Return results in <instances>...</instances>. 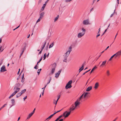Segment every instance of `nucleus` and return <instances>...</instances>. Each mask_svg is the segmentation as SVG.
Returning <instances> with one entry per match:
<instances>
[{"label":"nucleus","instance_id":"nucleus-47","mask_svg":"<svg viewBox=\"0 0 121 121\" xmlns=\"http://www.w3.org/2000/svg\"><path fill=\"white\" fill-rule=\"evenodd\" d=\"M46 86H47V85H46L43 88H42V89H43V91H44V90H45L46 87Z\"/></svg>","mask_w":121,"mask_h":121},{"label":"nucleus","instance_id":"nucleus-49","mask_svg":"<svg viewBox=\"0 0 121 121\" xmlns=\"http://www.w3.org/2000/svg\"><path fill=\"white\" fill-rule=\"evenodd\" d=\"M63 116V114L62 115H60V116H59V117H58L60 119Z\"/></svg>","mask_w":121,"mask_h":121},{"label":"nucleus","instance_id":"nucleus-58","mask_svg":"<svg viewBox=\"0 0 121 121\" xmlns=\"http://www.w3.org/2000/svg\"><path fill=\"white\" fill-rule=\"evenodd\" d=\"M23 53V52H22L21 53L20 55V57L22 55Z\"/></svg>","mask_w":121,"mask_h":121},{"label":"nucleus","instance_id":"nucleus-18","mask_svg":"<svg viewBox=\"0 0 121 121\" xmlns=\"http://www.w3.org/2000/svg\"><path fill=\"white\" fill-rule=\"evenodd\" d=\"M17 93V91H14L9 97V98H10L11 97L13 96Z\"/></svg>","mask_w":121,"mask_h":121},{"label":"nucleus","instance_id":"nucleus-4","mask_svg":"<svg viewBox=\"0 0 121 121\" xmlns=\"http://www.w3.org/2000/svg\"><path fill=\"white\" fill-rule=\"evenodd\" d=\"M69 55V54L66 52L63 55V60L64 62H67V59Z\"/></svg>","mask_w":121,"mask_h":121},{"label":"nucleus","instance_id":"nucleus-14","mask_svg":"<svg viewBox=\"0 0 121 121\" xmlns=\"http://www.w3.org/2000/svg\"><path fill=\"white\" fill-rule=\"evenodd\" d=\"M72 106V107H70L69 109L70 111H70L71 112L72 111L74 110L75 109V107H74V106L73 105Z\"/></svg>","mask_w":121,"mask_h":121},{"label":"nucleus","instance_id":"nucleus-22","mask_svg":"<svg viewBox=\"0 0 121 121\" xmlns=\"http://www.w3.org/2000/svg\"><path fill=\"white\" fill-rule=\"evenodd\" d=\"M26 43H24V46L23 48L22 49V52H24V51L26 49Z\"/></svg>","mask_w":121,"mask_h":121},{"label":"nucleus","instance_id":"nucleus-2","mask_svg":"<svg viewBox=\"0 0 121 121\" xmlns=\"http://www.w3.org/2000/svg\"><path fill=\"white\" fill-rule=\"evenodd\" d=\"M56 66V63H54L52 65V68L51 72L50 73V75L52 74L54 72L55 68Z\"/></svg>","mask_w":121,"mask_h":121},{"label":"nucleus","instance_id":"nucleus-57","mask_svg":"<svg viewBox=\"0 0 121 121\" xmlns=\"http://www.w3.org/2000/svg\"><path fill=\"white\" fill-rule=\"evenodd\" d=\"M22 78H23V80H24L25 78L24 77V74H23V75H22Z\"/></svg>","mask_w":121,"mask_h":121},{"label":"nucleus","instance_id":"nucleus-20","mask_svg":"<svg viewBox=\"0 0 121 121\" xmlns=\"http://www.w3.org/2000/svg\"><path fill=\"white\" fill-rule=\"evenodd\" d=\"M83 70V64L82 65V67L80 68L79 70V72L78 74L80 72Z\"/></svg>","mask_w":121,"mask_h":121},{"label":"nucleus","instance_id":"nucleus-11","mask_svg":"<svg viewBox=\"0 0 121 121\" xmlns=\"http://www.w3.org/2000/svg\"><path fill=\"white\" fill-rule=\"evenodd\" d=\"M72 47L71 46L69 47L68 51L66 52L68 53L69 54L70 52L72 51Z\"/></svg>","mask_w":121,"mask_h":121},{"label":"nucleus","instance_id":"nucleus-44","mask_svg":"<svg viewBox=\"0 0 121 121\" xmlns=\"http://www.w3.org/2000/svg\"><path fill=\"white\" fill-rule=\"evenodd\" d=\"M90 70V69H89V70H88L86 71L84 73V75L86 73L88 72Z\"/></svg>","mask_w":121,"mask_h":121},{"label":"nucleus","instance_id":"nucleus-38","mask_svg":"<svg viewBox=\"0 0 121 121\" xmlns=\"http://www.w3.org/2000/svg\"><path fill=\"white\" fill-rule=\"evenodd\" d=\"M51 79H52V78H51V77H50V80H49V82H48L47 83V84H46V85H47H47L48 84H49L50 83V82L51 81Z\"/></svg>","mask_w":121,"mask_h":121},{"label":"nucleus","instance_id":"nucleus-55","mask_svg":"<svg viewBox=\"0 0 121 121\" xmlns=\"http://www.w3.org/2000/svg\"><path fill=\"white\" fill-rule=\"evenodd\" d=\"M56 101L55 100H54V101H53V103L54 104H56Z\"/></svg>","mask_w":121,"mask_h":121},{"label":"nucleus","instance_id":"nucleus-51","mask_svg":"<svg viewBox=\"0 0 121 121\" xmlns=\"http://www.w3.org/2000/svg\"><path fill=\"white\" fill-rule=\"evenodd\" d=\"M27 98V96H25L23 98V99H24V101L25 100V99Z\"/></svg>","mask_w":121,"mask_h":121},{"label":"nucleus","instance_id":"nucleus-7","mask_svg":"<svg viewBox=\"0 0 121 121\" xmlns=\"http://www.w3.org/2000/svg\"><path fill=\"white\" fill-rule=\"evenodd\" d=\"M62 71V70H60L58 71L57 73H56L55 74V77L56 78H58L60 75V73H61Z\"/></svg>","mask_w":121,"mask_h":121},{"label":"nucleus","instance_id":"nucleus-10","mask_svg":"<svg viewBox=\"0 0 121 121\" xmlns=\"http://www.w3.org/2000/svg\"><path fill=\"white\" fill-rule=\"evenodd\" d=\"M99 86V83L98 82H97L95 84L94 88L95 89H97L98 88Z\"/></svg>","mask_w":121,"mask_h":121},{"label":"nucleus","instance_id":"nucleus-59","mask_svg":"<svg viewBox=\"0 0 121 121\" xmlns=\"http://www.w3.org/2000/svg\"><path fill=\"white\" fill-rule=\"evenodd\" d=\"M63 119H61L59 121H63Z\"/></svg>","mask_w":121,"mask_h":121},{"label":"nucleus","instance_id":"nucleus-13","mask_svg":"<svg viewBox=\"0 0 121 121\" xmlns=\"http://www.w3.org/2000/svg\"><path fill=\"white\" fill-rule=\"evenodd\" d=\"M20 85V84L19 83H16L14 86V87L15 88H19V87Z\"/></svg>","mask_w":121,"mask_h":121},{"label":"nucleus","instance_id":"nucleus-41","mask_svg":"<svg viewBox=\"0 0 121 121\" xmlns=\"http://www.w3.org/2000/svg\"><path fill=\"white\" fill-rule=\"evenodd\" d=\"M42 59V57H41V58L39 60L38 62L37 63V65H38V63H39L41 61V60Z\"/></svg>","mask_w":121,"mask_h":121},{"label":"nucleus","instance_id":"nucleus-3","mask_svg":"<svg viewBox=\"0 0 121 121\" xmlns=\"http://www.w3.org/2000/svg\"><path fill=\"white\" fill-rule=\"evenodd\" d=\"M72 80H70L68 82L65 86L66 89H67L68 88H70L72 87L71 84L72 83Z\"/></svg>","mask_w":121,"mask_h":121},{"label":"nucleus","instance_id":"nucleus-21","mask_svg":"<svg viewBox=\"0 0 121 121\" xmlns=\"http://www.w3.org/2000/svg\"><path fill=\"white\" fill-rule=\"evenodd\" d=\"M33 115V114H32V113H31L29 114L27 117V119H29Z\"/></svg>","mask_w":121,"mask_h":121},{"label":"nucleus","instance_id":"nucleus-33","mask_svg":"<svg viewBox=\"0 0 121 121\" xmlns=\"http://www.w3.org/2000/svg\"><path fill=\"white\" fill-rule=\"evenodd\" d=\"M7 104H4V105H3L2 107H1L0 108V111L3 108L5 107V105H6Z\"/></svg>","mask_w":121,"mask_h":121},{"label":"nucleus","instance_id":"nucleus-35","mask_svg":"<svg viewBox=\"0 0 121 121\" xmlns=\"http://www.w3.org/2000/svg\"><path fill=\"white\" fill-rule=\"evenodd\" d=\"M47 56V55L46 53H45L43 56V60H44L46 58V57Z\"/></svg>","mask_w":121,"mask_h":121},{"label":"nucleus","instance_id":"nucleus-23","mask_svg":"<svg viewBox=\"0 0 121 121\" xmlns=\"http://www.w3.org/2000/svg\"><path fill=\"white\" fill-rule=\"evenodd\" d=\"M20 88H15L14 87V89L15 90L14 91H17V93L20 90Z\"/></svg>","mask_w":121,"mask_h":121},{"label":"nucleus","instance_id":"nucleus-45","mask_svg":"<svg viewBox=\"0 0 121 121\" xmlns=\"http://www.w3.org/2000/svg\"><path fill=\"white\" fill-rule=\"evenodd\" d=\"M37 65V64L36 65H35V66L34 67V68L36 69H38V68H37V65Z\"/></svg>","mask_w":121,"mask_h":121},{"label":"nucleus","instance_id":"nucleus-54","mask_svg":"<svg viewBox=\"0 0 121 121\" xmlns=\"http://www.w3.org/2000/svg\"><path fill=\"white\" fill-rule=\"evenodd\" d=\"M20 26V25H19L16 28H15V29H14L13 30H15L16 29H17V28H18V27H19Z\"/></svg>","mask_w":121,"mask_h":121},{"label":"nucleus","instance_id":"nucleus-12","mask_svg":"<svg viewBox=\"0 0 121 121\" xmlns=\"http://www.w3.org/2000/svg\"><path fill=\"white\" fill-rule=\"evenodd\" d=\"M46 42H47V40H46L45 41L44 43H43V46H41L42 48H41V49H42V50H43V49H44V48L45 46V45L46 43Z\"/></svg>","mask_w":121,"mask_h":121},{"label":"nucleus","instance_id":"nucleus-26","mask_svg":"<svg viewBox=\"0 0 121 121\" xmlns=\"http://www.w3.org/2000/svg\"><path fill=\"white\" fill-rule=\"evenodd\" d=\"M11 103L12 104H13L14 105H15V100L14 99H12L11 100Z\"/></svg>","mask_w":121,"mask_h":121},{"label":"nucleus","instance_id":"nucleus-8","mask_svg":"<svg viewBox=\"0 0 121 121\" xmlns=\"http://www.w3.org/2000/svg\"><path fill=\"white\" fill-rule=\"evenodd\" d=\"M90 23L89 22L88 18L87 19L84 20V24L85 25H90Z\"/></svg>","mask_w":121,"mask_h":121},{"label":"nucleus","instance_id":"nucleus-27","mask_svg":"<svg viewBox=\"0 0 121 121\" xmlns=\"http://www.w3.org/2000/svg\"><path fill=\"white\" fill-rule=\"evenodd\" d=\"M26 91V89H25L22 90L21 92H20L21 93V94H22V95L23 93H24Z\"/></svg>","mask_w":121,"mask_h":121},{"label":"nucleus","instance_id":"nucleus-16","mask_svg":"<svg viewBox=\"0 0 121 121\" xmlns=\"http://www.w3.org/2000/svg\"><path fill=\"white\" fill-rule=\"evenodd\" d=\"M83 35V34L81 33H79L78 35V36L79 38H80Z\"/></svg>","mask_w":121,"mask_h":121},{"label":"nucleus","instance_id":"nucleus-48","mask_svg":"<svg viewBox=\"0 0 121 121\" xmlns=\"http://www.w3.org/2000/svg\"><path fill=\"white\" fill-rule=\"evenodd\" d=\"M100 27H101V26L100 27V28L99 29V30H98L99 31L98 32V33H97V34H98L99 33V32L100 31Z\"/></svg>","mask_w":121,"mask_h":121},{"label":"nucleus","instance_id":"nucleus-28","mask_svg":"<svg viewBox=\"0 0 121 121\" xmlns=\"http://www.w3.org/2000/svg\"><path fill=\"white\" fill-rule=\"evenodd\" d=\"M22 95V94H21V93L20 92H19L18 93L16 96V97L17 98H18L19 96H21V95Z\"/></svg>","mask_w":121,"mask_h":121},{"label":"nucleus","instance_id":"nucleus-40","mask_svg":"<svg viewBox=\"0 0 121 121\" xmlns=\"http://www.w3.org/2000/svg\"><path fill=\"white\" fill-rule=\"evenodd\" d=\"M108 29V27L104 31V32L103 33V34H102V35H101V36H102L106 32V31H107V30Z\"/></svg>","mask_w":121,"mask_h":121},{"label":"nucleus","instance_id":"nucleus-62","mask_svg":"<svg viewBox=\"0 0 121 121\" xmlns=\"http://www.w3.org/2000/svg\"><path fill=\"white\" fill-rule=\"evenodd\" d=\"M94 9V8H93L92 9H91L90 10V12L91 11Z\"/></svg>","mask_w":121,"mask_h":121},{"label":"nucleus","instance_id":"nucleus-30","mask_svg":"<svg viewBox=\"0 0 121 121\" xmlns=\"http://www.w3.org/2000/svg\"><path fill=\"white\" fill-rule=\"evenodd\" d=\"M106 73L107 74V75L108 76H109L110 74V73H109V70H108L107 71V72H106Z\"/></svg>","mask_w":121,"mask_h":121},{"label":"nucleus","instance_id":"nucleus-5","mask_svg":"<svg viewBox=\"0 0 121 121\" xmlns=\"http://www.w3.org/2000/svg\"><path fill=\"white\" fill-rule=\"evenodd\" d=\"M70 111L68 112L66 111L63 113V115L65 118H66L68 117L70 114Z\"/></svg>","mask_w":121,"mask_h":121},{"label":"nucleus","instance_id":"nucleus-9","mask_svg":"<svg viewBox=\"0 0 121 121\" xmlns=\"http://www.w3.org/2000/svg\"><path fill=\"white\" fill-rule=\"evenodd\" d=\"M6 71V70L5 69V66L4 65L1 68L0 71L2 72H4Z\"/></svg>","mask_w":121,"mask_h":121},{"label":"nucleus","instance_id":"nucleus-31","mask_svg":"<svg viewBox=\"0 0 121 121\" xmlns=\"http://www.w3.org/2000/svg\"><path fill=\"white\" fill-rule=\"evenodd\" d=\"M115 56L114 54L113 55H112V56H111V58L109 59V61H111L112 60V58H113Z\"/></svg>","mask_w":121,"mask_h":121},{"label":"nucleus","instance_id":"nucleus-25","mask_svg":"<svg viewBox=\"0 0 121 121\" xmlns=\"http://www.w3.org/2000/svg\"><path fill=\"white\" fill-rule=\"evenodd\" d=\"M106 61L105 60L103 62L102 64H101V65H100V66H104V65L106 63Z\"/></svg>","mask_w":121,"mask_h":121},{"label":"nucleus","instance_id":"nucleus-63","mask_svg":"<svg viewBox=\"0 0 121 121\" xmlns=\"http://www.w3.org/2000/svg\"><path fill=\"white\" fill-rule=\"evenodd\" d=\"M35 112V111L33 110V111L31 112L32 113V114H33Z\"/></svg>","mask_w":121,"mask_h":121},{"label":"nucleus","instance_id":"nucleus-50","mask_svg":"<svg viewBox=\"0 0 121 121\" xmlns=\"http://www.w3.org/2000/svg\"><path fill=\"white\" fill-rule=\"evenodd\" d=\"M97 34V35L96 36V38H97L98 37H99L100 35V34H99V33Z\"/></svg>","mask_w":121,"mask_h":121},{"label":"nucleus","instance_id":"nucleus-36","mask_svg":"<svg viewBox=\"0 0 121 121\" xmlns=\"http://www.w3.org/2000/svg\"><path fill=\"white\" fill-rule=\"evenodd\" d=\"M53 45V43H52L51 45H50L49 46V48H51L52 47Z\"/></svg>","mask_w":121,"mask_h":121},{"label":"nucleus","instance_id":"nucleus-6","mask_svg":"<svg viewBox=\"0 0 121 121\" xmlns=\"http://www.w3.org/2000/svg\"><path fill=\"white\" fill-rule=\"evenodd\" d=\"M115 56L114 58H116L117 57H119L121 55V49L114 54Z\"/></svg>","mask_w":121,"mask_h":121},{"label":"nucleus","instance_id":"nucleus-32","mask_svg":"<svg viewBox=\"0 0 121 121\" xmlns=\"http://www.w3.org/2000/svg\"><path fill=\"white\" fill-rule=\"evenodd\" d=\"M46 5V3H45L43 4V6L42 7V8L43 9V10L45 8Z\"/></svg>","mask_w":121,"mask_h":121},{"label":"nucleus","instance_id":"nucleus-42","mask_svg":"<svg viewBox=\"0 0 121 121\" xmlns=\"http://www.w3.org/2000/svg\"><path fill=\"white\" fill-rule=\"evenodd\" d=\"M97 67L96 66H95L92 69V71H94V70L95 69H96L97 68Z\"/></svg>","mask_w":121,"mask_h":121},{"label":"nucleus","instance_id":"nucleus-53","mask_svg":"<svg viewBox=\"0 0 121 121\" xmlns=\"http://www.w3.org/2000/svg\"><path fill=\"white\" fill-rule=\"evenodd\" d=\"M42 51H43V50H42V49H41V51H40V52L39 53V54H40L42 52Z\"/></svg>","mask_w":121,"mask_h":121},{"label":"nucleus","instance_id":"nucleus-37","mask_svg":"<svg viewBox=\"0 0 121 121\" xmlns=\"http://www.w3.org/2000/svg\"><path fill=\"white\" fill-rule=\"evenodd\" d=\"M41 70V69H38L37 71V73H38V74L39 75L40 73V72Z\"/></svg>","mask_w":121,"mask_h":121},{"label":"nucleus","instance_id":"nucleus-19","mask_svg":"<svg viewBox=\"0 0 121 121\" xmlns=\"http://www.w3.org/2000/svg\"><path fill=\"white\" fill-rule=\"evenodd\" d=\"M44 13V12H42L40 14V18L41 19L43 16Z\"/></svg>","mask_w":121,"mask_h":121},{"label":"nucleus","instance_id":"nucleus-24","mask_svg":"<svg viewBox=\"0 0 121 121\" xmlns=\"http://www.w3.org/2000/svg\"><path fill=\"white\" fill-rule=\"evenodd\" d=\"M53 116V115H51L50 116H49L48 118H46L45 120H48V121Z\"/></svg>","mask_w":121,"mask_h":121},{"label":"nucleus","instance_id":"nucleus-1","mask_svg":"<svg viewBox=\"0 0 121 121\" xmlns=\"http://www.w3.org/2000/svg\"><path fill=\"white\" fill-rule=\"evenodd\" d=\"M83 96V93L81 95L79 99H78L76 101L75 103V107H77L78 105L80 104V102H79L80 101L81 99L82 98V96Z\"/></svg>","mask_w":121,"mask_h":121},{"label":"nucleus","instance_id":"nucleus-56","mask_svg":"<svg viewBox=\"0 0 121 121\" xmlns=\"http://www.w3.org/2000/svg\"><path fill=\"white\" fill-rule=\"evenodd\" d=\"M24 82V80H23V78H22V80H21V82L22 83H23Z\"/></svg>","mask_w":121,"mask_h":121},{"label":"nucleus","instance_id":"nucleus-64","mask_svg":"<svg viewBox=\"0 0 121 121\" xmlns=\"http://www.w3.org/2000/svg\"><path fill=\"white\" fill-rule=\"evenodd\" d=\"M109 47V46H108L107 48L104 50V51L106 50Z\"/></svg>","mask_w":121,"mask_h":121},{"label":"nucleus","instance_id":"nucleus-17","mask_svg":"<svg viewBox=\"0 0 121 121\" xmlns=\"http://www.w3.org/2000/svg\"><path fill=\"white\" fill-rule=\"evenodd\" d=\"M90 93L89 92H86V93L84 95V99L86 98V97H87V98H88V96L87 95L88 94Z\"/></svg>","mask_w":121,"mask_h":121},{"label":"nucleus","instance_id":"nucleus-46","mask_svg":"<svg viewBox=\"0 0 121 121\" xmlns=\"http://www.w3.org/2000/svg\"><path fill=\"white\" fill-rule=\"evenodd\" d=\"M72 0H65V2H69L71 1Z\"/></svg>","mask_w":121,"mask_h":121},{"label":"nucleus","instance_id":"nucleus-61","mask_svg":"<svg viewBox=\"0 0 121 121\" xmlns=\"http://www.w3.org/2000/svg\"><path fill=\"white\" fill-rule=\"evenodd\" d=\"M117 118H118V117H117L113 121H116L117 119Z\"/></svg>","mask_w":121,"mask_h":121},{"label":"nucleus","instance_id":"nucleus-29","mask_svg":"<svg viewBox=\"0 0 121 121\" xmlns=\"http://www.w3.org/2000/svg\"><path fill=\"white\" fill-rule=\"evenodd\" d=\"M59 17V15H58L56 17L55 19L54 20V22H55L57 20H58V19Z\"/></svg>","mask_w":121,"mask_h":121},{"label":"nucleus","instance_id":"nucleus-15","mask_svg":"<svg viewBox=\"0 0 121 121\" xmlns=\"http://www.w3.org/2000/svg\"><path fill=\"white\" fill-rule=\"evenodd\" d=\"M92 88V87L91 86L88 87L86 89V91H89L91 90Z\"/></svg>","mask_w":121,"mask_h":121},{"label":"nucleus","instance_id":"nucleus-39","mask_svg":"<svg viewBox=\"0 0 121 121\" xmlns=\"http://www.w3.org/2000/svg\"><path fill=\"white\" fill-rule=\"evenodd\" d=\"M115 9L114 10V12L112 13L111 15V16H110V17H112L113 16V15H114V13H115Z\"/></svg>","mask_w":121,"mask_h":121},{"label":"nucleus","instance_id":"nucleus-43","mask_svg":"<svg viewBox=\"0 0 121 121\" xmlns=\"http://www.w3.org/2000/svg\"><path fill=\"white\" fill-rule=\"evenodd\" d=\"M3 61L2 60H1L0 61V66L3 63Z\"/></svg>","mask_w":121,"mask_h":121},{"label":"nucleus","instance_id":"nucleus-34","mask_svg":"<svg viewBox=\"0 0 121 121\" xmlns=\"http://www.w3.org/2000/svg\"><path fill=\"white\" fill-rule=\"evenodd\" d=\"M60 95H59L58 97V99H57V100H56V103L55 104L56 105L57 104V102L58 101V99H59L60 98Z\"/></svg>","mask_w":121,"mask_h":121},{"label":"nucleus","instance_id":"nucleus-60","mask_svg":"<svg viewBox=\"0 0 121 121\" xmlns=\"http://www.w3.org/2000/svg\"><path fill=\"white\" fill-rule=\"evenodd\" d=\"M44 91H43L42 92V95H43L44 93Z\"/></svg>","mask_w":121,"mask_h":121},{"label":"nucleus","instance_id":"nucleus-52","mask_svg":"<svg viewBox=\"0 0 121 121\" xmlns=\"http://www.w3.org/2000/svg\"><path fill=\"white\" fill-rule=\"evenodd\" d=\"M41 19L40 18H39L38 20H37V22H39V21H40V19Z\"/></svg>","mask_w":121,"mask_h":121}]
</instances>
